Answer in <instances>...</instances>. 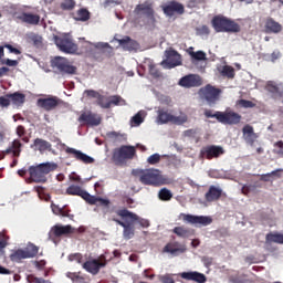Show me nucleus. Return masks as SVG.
<instances>
[{
    "instance_id": "f257e3e1",
    "label": "nucleus",
    "mask_w": 283,
    "mask_h": 283,
    "mask_svg": "<svg viewBox=\"0 0 283 283\" xmlns=\"http://www.w3.org/2000/svg\"><path fill=\"white\" fill-rule=\"evenodd\" d=\"M132 174L135 178H139L142 185H147L148 187H160V185L165 184V179L158 169H134Z\"/></svg>"
},
{
    "instance_id": "f03ea898",
    "label": "nucleus",
    "mask_w": 283,
    "mask_h": 283,
    "mask_svg": "<svg viewBox=\"0 0 283 283\" xmlns=\"http://www.w3.org/2000/svg\"><path fill=\"white\" fill-rule=\"evenodd\" d=\"M59 167L56 163H43L38 166L29 167V175L33 182H45L48 179L45 176L50 174V171H54Z\"/></svg>"
},
{
    "instance_id": "7ed1b4c3",
    "label": "nucleus",
    "mask_w": 283,
    "mask_h": 283,
    "mask_svg": "<svg viewBox=\"0 0 283 283\" xmlns=\"http://www.w3.org/2000/svg\"><path fill=\"white\" fill-rule=\"evenodd\" d=\"M211 23L216 32H240V24L227 17L216 15Z\"/></svg>"
},
{
    "instance_id": "20e7f679",
    "label": "nucleus",
    "mask_w": 283,
    "mask_h": 283,
    "mask_svg": "<svg viewBox=\"0 0 283 283\" xmlns=\"http://www.w3.org/2000/svg\"><path fill=\"white\" fill-rule=\"evenodd\" d=\"M136 156L134 146H120L113 151L112 160L117 166H123L127 160H132Z\"/></svg>"
},
{
    "instance_id": "39448f33",
    "label": "nucleus",
    "mask_w": 283,
    "mask_h": 283,
    "mask_svg": "<svg viewBox=\"0 0 283 283\" xmlns=\"http://www.w3.org/2000/svg\"><path fill=\"white\" fill-rule=\"evenodd\" d=\"M199 94L201 98H203V101L208 103V105H216V102L220 101L222 88H218L211 84H207L199 90Z\"/></svg>"
},
{
    "instance_id": "423d86ee",
    "label": "nucleus",
    "mask_w": 283,
    "mask_h": 283,
    "mask_svg": "<svg viewBox=\"0 0 283 283\" xmlns=\"http://www.w3.org/2000/svg\"><path fill=\"white\" fill-rule=\"evenodd\" d=\"M54 41L55 45L59 48L61 52H64V54H76V52L78 51V45H76L72 38L67 35H56L54 38Z\"/></svg>"
},
{
    "instance_id": "0eeeda50",
    "label": "nucleus",
    "mask_w": 283,
    "mask_h": 283,
    "mask_svg": "<svg viewBox=\"0 0 283 283\" xmlns=\"http://www.w3.org/2000/svg\"><path fill=\"white\" fill-rule=\"evenodd\" d=\"M51 67L57 70L60 74H76V66L70 64V61L62 56H55L51 60Z\"/></svg>"
},
{
    "instance_id": "6e6552de",
    "label": "nucleus",
    "mask_w": 283,
    "mask_h": 283,
    "mask_svg": "<svg viewBox=\"0 0 283 283\" xmlns=\"http://www.w3.org/2000/svg\"><path fill=\"white\" fill-rule=\"evenodd\" d=\"M219 123L222 125H240V123H242V115L231 108H227L219 115Z\"/></svg>"
},
{
    "instance_id": "1a4fd4ad",
    "label": "nucleus",
    "mask_w": 283,
    "mask_h": 283,
    "mask_svg": "<svg viewBox=\"0 0 283 283\" xmlns=\"http://www.w3.org/2000/svg\"><path fill=\"white\" fill-rule=\"evenodd\" d=\"M116 213H117V216H119V218H123V220H130V222H133V224L135 222H137L139 224V227H143V229H147L149 227V220L143 219V218L138 217V214H136L125 208L117 210Z\"/></svg>"
},
{
    "instance_id": "9d476101",
    "label": "nucleus",
    "mask_w": 283,
    "mask_h": 283,
    "mask_svg": "<svg viewBox=\"0 0 283 283\" xmlns=\"http://www.w3.org/2000/svg\"><path fill=\"white\" fill-rule=\"evenodd\" d=\"M109 220L116 222V224H119V227H123L124 240H132V238L136 235V227H134V222H132V220L124 219L125 221H122L120 219H116L115 217H111Z\"/></svg>"
},
{
    "instance_id": "9b49d317",
    "label": "nucleus",
    "mask_w": 283,
    "mask_h": 283,
    "mask_svg": "<svg viewBox=\"0 0 283 283\" xmlns=\"http://www.w3.org/2000/svg\"><path fill=\"white\" fill-rule=\"evenodd\" d=\"M161 10L166 17H175V14H182L185 12V4L171 0L161 6Z\"/></svg>"
},
{
    "instance_id": "f8f14e48",
    "label": "nucleus",
    "mask_w": 283,
    "mask_h": 283,
    "mask_svg": "<svg viewBox=\"0 0 283 283\" xmlns=\"http://www.w3.org/2000/svg\"><path fill=\"white\" fill-rule=\"evenodd\" d=\"M163 253H169L172 258H178V255L187 253V244L178 241H170L164 247Z\"/></svg>"
},
{
    "instance_id": "ddd939ff",
    "label": "nucleus",
    "mask_w": 283,
    "mask_h": 283,
    "mask_svg": "<svg viewBox=\"0 0 283 283\" xmlns=\"http://www.w3.org/2000/svg\"><path fill=\"white\" fill-rule=\"evenodd\" d=\"M66 196H78L80 198H82L83 200H85V202H87V205H90V202H94L93 201V197L92 195H90V192H87L85 189H83V187L76 185V184H72L66 188Z\"/></svg>"
},
{
    "instance_id": "4468645a",
    "label": "nucleus",
    "mask_w": 283,
    "mask_h": 283,
    "mask_svg": "<svg viewBox=\"0 0 283 283\" xmlns=\"http://www.w3.org/2000/svg\"><path fill=\"white\" fill-rule=\"evenodd\" d=\"M224 154L222 146L210 145L201 148L200 157L207 160H213V158H220Z\"/></svg>"
},
{
    "instance_id": "2eb2a0df",
    "label": "nucleus",
    "mask_w": 283,
    "mask_h": 283,
    "mask_svg": "<svg viewBox=\"0 0 283 283\" xmlns=\"http://www.w3.org/2000/svg\"><path fill=\"white\" fill-rule=\"evenodd\" d=\"M36 105L44 109V112H52L61 105V99L56 96H49L44 98H38Z\"/></svg>"
},
{
    "instance_id": "dca6fc26",
    "label": "nucleus",
    "mask_w": 283,
    "mask_h": 283,
    "mask_svg": "<svg viewBox=\"0 0 283 283\" xmlns=\"http://www.w3.org/2000/svg\"><path fill=\"white\" fill-rule=\"evenodd\" d=\"M166 57L167 60L161 62V65H165L168 70H171L174 67H178V65H181L182 57L180 56V53L176 50H169L166 51Z\"/></svg>"
},
{
    "instance_id": "f3484780",
    "label": "nucleus",
    "mask_w": 283,
    "mask_h": 283,
    "mask_svg": "<svg viewBox=\"0 0 283 283\" xmlns=\"http://www.w3.org/2000/svg\"><path fill=\"white\" fill-rule=\"evenodd\" d=\"M135 10L137 13L144 14L150 21V23H156V12L154 11V2L151 1H145L142 4H137Z\"/></svg>"
},
{
    "instance_id": "a211bd4d",
    "label": "nucleus",
    "mask_w": 283,
    "mask_h": 283,
    "mask_svg": "<svg viewBox=\"0 0 283 283\" xmlns=\"http://www.w3.org/2000/svg\"><path fill=\"white\" fill-rule=\"evenodd\" d=\"M184 218V222H188V224H199L200 227H209L213 219L211 217L205 216H193V214H186L181 213Z\"/></svg>"
},
{
    "instance_id": "6ab92c4d",
    "label": "nucleus",
    "mask_w": 283,
    "mask_h": 283,
    "mask_svg": "<svg viewBox=\"0 0 283 283\" xmlns=\"http://www.w3.org/2000/svg\"><path fill=\"white\" fill-rule=\"evenodd\" d=\"M65 154L71 156V158H75L78 163H83L84 165H94V158L90 157L87 154L76 150L75 148L66 147Z\"/></svg>"
},
{
    "instance_id": "aec40b11",
    "label": "nucleus",
    "mask_w": 283,
    "mask_h": 283,
    "mask_svg": "<svg viewBox=\"0 0 283 283\" xmlns=\"http://www.w3.org/2000/svg\"><path fill=\"white\" fill-rule=\"evenodd\" d=\"M101 115L92 112L82 113L78 117V123L90 125L91 127H98V125H101Z\"/></svg>"
},
{
    "instance_id": "412c9836",
    "label": "nucleus",
    "mask_w": 283,
    "mask_h": 283,
    "mask_svg": "<svg viewBox=\"0 0 283 283\" xmlns=\"http://www.w3.org/2000/svg\"><path fill=\"white\" fill-rule=\"evenodd\" d=\"M14 19L15 21H21V23H27V25H39L41 22V15L29 12L15 13Z\"/></svg>"
},
{
    "instance_id": "4be33fe9",
    "label": "nucleus",
    "mask_w": 283,
    "mask_h": 283,
    "mask_svg": "<svg viewBox=\"0 0 283 283\" xmlns=\"http://www.w3.org/2000/svg\"><path fill=\"white\" fill-rule=\"evenodd\" d=\"M105 262L98 260V259H92L82 264V269L84 271H87V273H91V275H98L101 269L105 266Z\"/></svg>"
},
{
    "instance_id": "5701e85b",
    "label": "nucleus",
    "mask_w": 283,
    "mask_h": 283,
    "mask_svg": "<svg viewBox=\"0 0 283 283\" xmlns=\"http://www.w3.org/2000/svg\"><path fill=\"white\" fill-rule=\"evenodd\" d=\"M116 41L125 52H136L140 49L138 41L129 38L128 35H125L122 39H116Z\"/></svg>"
},
{
    "instance_id": "b1692460",
    "label": "nucleus",
    "mask_w": 283,
    "mask_h": 283,
    "mask_svg": "<svg viewBox=\"0 0 283 283\" xmlns=\"http://www.w3.org/2000/svg\"><path fill=\"white\" fill-rule=\"evenodd\" d=\"M181 87H200L202 85V77L196 74H189L179 80Z\"/></svg>"
},
{
    "instance_id": "393cba45",
    "label": "nucleus",
    "mask_w": 283,
    "mask_h": 283,
    "mask_svg": "<svg viewBox=\"0 0 283 283\" xmlns=\"http://www.w3.org/2000/svg\"><path fill=\"white\" fill-rule=\"evenodd\" d=\"M92 201L93 202H90L88 205H96V207H102L104 216H107V213H114V208L109 206L112 205L109 199H103L102 197L93 196Z\"/></svg>"
},
{
    "instance_id": "a878e982",
    "label": "nucleus",
    "mask_w": 283,
    "mask_h": 283,
    "mask_svg": "<svg viewBox=\"0 0 283 283\" xmlns=\"http://www.w3.org/2000/svg\"><path fill=\"white\" fill-rule=\"evenodd\" d=\"M242 132L245 143L253 147V145H255V140H258L259 138L258 133L253 130V126L247 124L245 126H243Z\"/></svg>"
},
{
    "instance_id": "bb28decb",
    "label": "nucleus",
    "mask_w": 283,
    "mask_h": 283,
    "mask_svg": "<svg viewBox=\"0 0 283 283\" xmlns=\"http://www.w3.org/2000/svg\"><path fill=\"white\" fill-rule=\"evenodd\" d=\"M72 233H74V228H72V226L56 224L51 229L50 235H54V238H61L62 235H70Z\"/></svg>"
},
{
    "instance_id": "cd10ccee",
    "label": "nucleus",
    "mask_w": 283,
    "mask_h": 283,
    "mask_svg": "<svg viewBox=\"0 0 283 283\" xmlns=\"http://www.w3.org/2000/svg\"><path fill=\"white\" fill-rule=\"evenodd\" d=\"M264 28L268 34H280L282 32V24L273 20V18L266 19Z\"/></svg>"
},
{
    "instance_id": "c85d7f7f",
    "label": "nucleus",
    "mask_w": 283,
    "mask_h": 283,
    "mask_svg": "<svg viewBox=\"0 0 283 283\" xmlns=\"http://www.w3.org/2000/svg\"><path fill=\"white\" fill-rule=\"evenodd\" d=\"M222 198V189L216 187V186H210L208 193H206L205 199L207 202H216Z\"/></svg>"
},
{
    "instance_id": "c756f323",
    "label": "nucleus",
    "mask_w": 283,
    "mask_h": 283,
    "mask_svg": "<svg viewBox=\"0 0 283 283\" xmlns=\"http://www.w3.org/2000/svg\"><path fill=\"white\" fill-rule=\"evenodd\" d=\"M266 90L274 96V98H282L283 96V85L276 84L275 82H268Z\"/></svg>"
},
{
    "instance_id": "7c9ffc66",
    "label": "nucleus",
    "mask_w": 283,
    "mask_h": 283,
    "mask_svg": "<svg viewBox=\"0 0 283 283\" xmlns=\"http://www.w3.org/2000/svg\"><path fill=\"white\" fill-rule=\"evenodd\" d=\"M184 280H191L192 282L205 283L207 282V276L199 272H184L181 273Z\"/></svg>"
},
{
    "instance_id": "2f4dec72",
    "label": "nucleus",
    "mask_w": 283,
    "mask_h": 283,
    "mask_svg": "<svg viewBox=\"0 0 283 283\" xmlns=\"http://www.w3.org/2000/svg\"><path fill=\"white\" fill-rule=\"evenodd\" d=\"M112 105L118 106V105H127V102L120 97V95H113L109 97V101L104 103L103 102V109H109V107H112Z\"/></svg>"
},
{
    "instance_id": "473e14b6",
    "label": "nucleus",
    "mask_w": 283,
    "mask_h": 283,
    "mask_svg": "<svg viewBox=\"0 0 283 283\" xmlns=\"http://www.w3.org/2000/svg\"><path fill=\"white\" fill-rule=\"evenodd\" d=\"M157 114V120L160 125H167V123H171L172 115L169 113V111L160 108L158 109Z\"/></svg>"
},
{
    "instance_id": "72a5a7b5",
    "label": "nucleus",
    "mask_w": 283,
    "mask_h": 283,
    "mask_svg": "<svg viewBox=\"0 0 283 283\" xmlns=\"http://www.w3.org/2000/svg\"><path fill=\"white\" fill-rule=\"evenodd\" d=\"M31 147H35V149H38V151H48V149L52 148V144H50V142L44 140L42 138H36L34 139L33 145H31Z\"/></svg>"
},
{
    "instance_id": "f704fd0d",
    "label": "nucleus",
    "mask_w": 283,
    "mask_h": 283,
    "mask_svg": "<svg viewBox=\"0 0 283 283\" xmlns=\"http://www.w3.org/2000/svg\"><path fill=\"white\" fill-rule=\"evenodd\" d=\"M9 97L11 99V103L13 105H17V107H21V105L25 103V94L23 93L15 92V93L9 94Z\"/></svg>"
},
{
    "instance_id": "c9c22d12",
    "label": "nucleus",
    "mask_w": 283,
    "mask_h": 283,
    "mask_svg": "<svg viewBox=\"0 0 283 283\" xmlns=\"http://www.w3.org/2000/svg\"><path fill=\"white\" fill-rule=\"evenodd\" d=\"M9 258L11 262H21V260H28V256L25 255V250L23 249H18L13 251Z\"/></svg>"
},
{
    "instance_id": "e433bc0d",
    "label": "nucleus",
    "mask_w": 283,
    "mask_h": 283,
    "mask_svg": "<svg viewBox=\"0 0 283 283\" xmlns=\"http://www.w3.org/2000/svg\"><path fill=\"white\" fill-rule=\"evenodd\" d=\"M24 254L27 256V260L31 258H36V255H39V247H36L34 243H29L24 250Z\"/></svg>"
},
{
    "instance_id": "4c0bfd02",
    "label": "nucleus",
    "mask_w": 283,
    "mask_h": 283,
    "mask_svg": "<svg viewBox=\"0 0 283 283\" xmlns=\"http://www.w3.org/2000/svg\"><path fill=\"white\" fill-rule=\"evenodd\" d=\"M188 54H190L191 59L195 61H207V53H205V51L193 52V46L189 48Z\"/></svg>"
},
{
    "instance_id": "58836bf2",
    "label": "nucleus",
    "mask_w": 283,
    "mask_h": 283,
    "mask_svg": "<svg viewBox=\"0 0 283 283\" xmlns=\"http://www.w3.org/2000/svg\"><path fill=\"white\" fill-rule=\"evenodd\" d=\"M84 94H86V96L88 98H97V105H99V107H103V95H101V93H98V91H94V90H86L84 91Z\"/></svg>"
},
{
    "instance_id": "ea45409f",
    "label": "nucleus",
    "mask_w": 283,
    "mask_h": 283,
    "mask_svg": "<svg viewBox=\"0 0 283 283\" xmlns=\"http://www.w3.org/2000/svg\"><path fill=\"white\" fill-rule=\"evenodd\" d=\"M172 233L178 235V238H189L191 235V231L185 227H175Z\"/></svg>"
},
{
    "instance_id": "a19ab883",
    "label": "nucleus",
    "mask_w": 283,
    "mask_h": 283,
    "mask_svg": "<svg viewBox=\"0 0 283 283\" xmlns=\"http://www.w3.org/2000/svg\"><path fill=\"white\" fill-rule=\"evenodd\" d=\"M266 242H274L275 244H283V234L281 233H268Z\"/></svg>"
},
{
    "instance_id": "79ce46f5",
    "label": "nucleus",
    "mask_w": 283,
    "mask_h": 283,
    "mask_svg": "<svg viewBox=\"0 0 283 283\" xmlns=\"http://www.w3.org/2000/svg\"><path fill=\"white\" fill-rule=\"evenodd\" d=\"M221 76H226V78H235V69L230 65H224L221 70Z\"/></svg>"
},
{
    "instance_id": "37998d69",
    "label": "nucleus",
    "mask_w": 283,
    "mask_h": 283,
    "mask_svg": "<svg viewBox=\"0 0 283 283\" xmlns=\"http://www.w3.org/2000/svg\"><path fill=\"white\" fill-rule=\"evenodd\" d=\"M158 198L164 202H168V200H171V198H174V193H171V190L163 188L161 190H159Z\"/></svg>"
},
{
    "instance_id": "c03bdc74",
    "label": "nucleus",
    "mask_w": 283,
    "mask_h": 283,
    "mask_svg": "<svg viewBox=\"0 0 283 283\" xmlns=\"http://www.w3.org/2000/svg\"><path fill=\"white\" fill-rule=\"evenodd\" d=\"M21 140L14 139L11 144V148L13 150V157L19 158L21 156Z\"/></svg>"
},
{
    "instance_id": "a18cd8bd",
    "label": "nucleus",
    "mask_w": 283,
    "mask_h": 283,
    "mask_svg": "<svg viewBox=\"0 0 283 283\" xmlns=\"http://www.w3.org/2000/svg\"><path fill=\"white\" fill-rule=\"evenodd\" d=\"M77 21H90V11L85 8L77 10Z\"/></svg>"
},
{
    "instance_id": "49530a36",
    "label": "nucleus",
    "mask_w": 283,
    "mask_h": 283,
    "mask_svg": "<svg viewBox=\"0 0 283 283\" xmlns=\"http://www.w3.org/2000/svg\"><path fill=\"white\" fill-rule=\"evenodd\" d=\"M187 120H189V117H187L186 114H181L179 116L172 115L170 123H174V125H185V123H187Z\"/></svg>"
},
{
    "instance_id": "de8ad7c7",
    "label": "nucleus",
    "mask_w": 283,
    "mask_h": 283,
    "mask_svg": "<svg viewBox=\"0 0 283 283\" xmlns=\"http://www.w3.org/2000/svg\"><path fill=\"white\" fill-rule=\"evenodd\" d=\"M61 10H74L76 2L74 0H63L60 4Z\"/></svg>"
},
{
    "instance_id": "09e8293b",
    "label": "nucleus",
    "mask_w": 283,
    "mask_h": 283,
    "mask_svg": "<svg viewBox=\"0 0 283 283\" xmlns=\"http://www.w3.org/2000/svg\"><path fill=\"white\" fill-rule=\"evenodd\" d=\"M148 70H149L150 76H154V78H160L161 74L158 67H156V64H154L153 62H149Z\"/></svg>"
},
{
    "instance_id": "8fccbe9b",
    "label": "nucleus",
    "mask_w": 283,
    "mask_h": 283,
    "mask_svg": "<svg viewBox=\"0 0 283 283\" xmlns=\"http://www.w3.org/2000/svg\"><path fill=\"white\" fill-rule=\"evenodd\" d=\"M237 105H239L240 107H244V109H250L255 107V103L248 99H239Z\"/></svg>"
},
{
    "instance_id": "3c124183",
    "label": "nucleus",
    "mask_w": 283,
    "mask_h": 283,
    "mask_svg": "<svg viewBox=\"0 0 283 283\" xmlns=\"http://www.w3.org/2000/svg\"><path fill=\"white\" fill-rule=\"evenodd\" d=\"M8 240H10V237H8L4 232H0V251H3V249L8 247Z\"/></svg>"
},
{
    "instance_id": "603ef678",
    "label": "nucleus",
    "mask_w": 283,
    "mask_h": 283,
    "mask_svg": "<svg viewBox=\"0 0 283 283\" xmlns=\"http://www.w3.org/2000/svg\"><path fill=\"white\" fill-rule=\"evenodd\" d=\"M148 165H158L160 163V154L156 153L147 158Z\"/></svg>"
},
{
    "instance_id": "864d4df0",
    "label": "nucleus",
    "mask_w": 283,
    "mask_h": 283,
    "mask_svg": "<svg viewBox=\"0 0 283 283\" xmlns=\"http://www.w3.org/2000/svg\"><path fill=\"white\" fill-rule=\"evenodd\" d=\"M211 30H209L207 25H201L197 28V34H199V36H209Z\"/></svg>"
},
{
    "instance_id": "5fc2aeb1",
    "label": "nucleus",
    "mask_w": 283,
    "mask_h": 283,
    "mask_svg": "<svg viewBox=\"0 0 283 283\" xmlns=\"http://www.w3.org/2000/svg\"><path fill=\"white\" fill-rule=\"evenodd\" d=\"M10 94H6L3 96H0V107H10Z\"/></svg>"
},
{
    "instance_id": "6e6d98bb",
    "label": "nucleus",
    "mask_w": 283,
    "mask_h": 283,
    "mask_svg": "<svg viewBox=\"0 0 283 283\" xmlns=\"http://www.w3.org/2000/svg\"><path fill=\"white\" fill-rule=\"evenodd\" d=\"M221 114L220 111L213 113L211 109H206L205 111V116L206 118H216L219 122V115Z\"/></svg>"
},
{
    "instance_id": "4d7b16f0",
    "label": "nucleus",
    "mask_w": 283,
    "mask_h": 283,
    "mask_svg": "<svg viewBox=\"0 0 283 283\" xmlns=\"http://www.w3.org/2000/svg\"><path fill=\"white\" fill-rule=\"evenodd\" d=\"M159 282L161 283H176L171 274L159 275Z\"/></svg>"
},
{
    "instance_id": "13d9d810",
    "label": "nucleus",
    "mask_w": 283,
    "mask_h": 283,
    "mask_svg": "<svg viewBox=\"0 0 283 283\" xmlns=\"http://www.w3.org/2000/svg\"><path fill=\"white\" fill-rule=\"evenodd\" d=\"M274 147L277 148V150H275L274 154H276V156H280L281 158H283V140H279L276 143H274Z\"/></svg>"
},
{
    "instance_id": "bf43d9fd",
    "label": "nucleus",
    "mask_w": 283,
    "mask_h": 283,
    "mask_svg": "<svg viewBox=\"0 0 283 283\" xmlns=\"http://www.w3.org/2000/svg\"><path fill=\"white\" fill-rule=\"evenodd\" d=\"M144 118H143V114L137 113L135 116H133L132 118V123H134V125H142V123H144Z\"/></svg>"
},
{
    "instance_id": "052dcab7",
    "label": "nucleus",
    "mask_w": 283,
    "mask_h": 283,
    "mask_svg": "<svg viewBox=\"0 0 283 283\" xmlns=\"http://www.w3.org/2000/svg\"><path fill=\"white\" fill-rule=\"evenodd\" d=\"M69 260L71 261V262H77V264H81V262H82V260H83V255L81 254V253H75V254H71L70 256H69Z\"/></svg>"
},
{
    "instance_id": "680f3d73",
    "label": "nucleus",
    "mask_w": 283,
    "mask_h": 283,
    "mask_svg": "<svg viewBox=\"0 0 283 283\" xmlns=\"http://www.w3.org/2000/svg\"><path fill=\"white\" fill-rule=\"evenodd\" d=\"M207 0H188V8H198L200 3H206Z\"/></svg>"
},
{
    "instance_id": "e2e57ef3",
    "label": "nucleus",
    "mask_w": 283,
    "mask_h": 283,
    "mask_svg": "<svg viewBox=\"0 0 283 283\" xmlns=\"http://www.w3.org/2000/svg\"><path fill=\"white\" fill-rule=\"evenodd\" d=\"M67 277H69L70 280H72V282H76V280H83V279L81 277V272H70V273L67 274Z\"/></svg>"
},
{
    "instance_id": "0e129e2a",
    "label": "nucleus",
    "mask_w": 283,
    "mask_h": 283,
    "mask_svg": "<svg viewBox=\"0 0 283 283\" xmlns=\"http://www.w3.org/2000/svg\"><path fill=\"white\" fill-rule=\"evenodd\" d=\"M4 48H7V50H9V52H11V54H21V51L14 46H12V44H6Z\"/></svg>"
},
{
    "instance_id": "69168bd1",
    "label": "nucleus",
    "mask_w": 283,
    "mask_h": 283,
    "mask_svg": "<svg viewBox=\"0 0 283 283\" xmlns=\"http://www.w3.org/2000/svg\"><path fill=\"white\" fill-rule=\"evenodd\" d=\"M196 134H198L196 129H188L184 132V136H186L187 138H193Z\"/></svg>"
},
{
    "instance_id": "338daca9",
    "label": "nucleus",
    "mask_w": 283,
    "mask_h": 283,
    "mask_svg": "<svg viewBox=\"0 0 283 283\" xmlns=\"http://www.w3.org/2000/svg\"><path fill=\"white\" fill-rule=\"evenodd\" d=\"M51 209H52V211H53V213H54L55 216H61V210H62L61 207H59V206L52 203V205H51Z\"/></svg>"
},
{
    "instance_id": "774afa93",
    "label": "nucleus",
    "mask_w": 283,
    "mask_h": 283,
    "mask_svg": "<svg viewBox=\"0 0 283 283\" xmlns=\"http://www.w3.org/2000/svg\"><path fill=\"white\" fill-rule=\"evenodd\" d=\"M17 135L21 138L22 136H25V127L24 126H18L17 127Z\"/></svg>"
}]
</instances>
